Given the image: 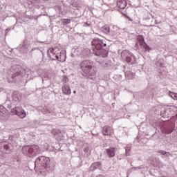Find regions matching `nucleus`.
Instances as JSON below:
<instances>
[{
    "instance_id": "nucleus-12",
    "label": "nucleus",
    "mask_w": 177,
    "mask_h": 177,
    "mask_svg": "<svg viewBox=\"0 0 177 177\" xmlns=\"http://www.w3.org/2000/svg\"><path fill=\"white\" fill-rule=\"evenodd\" d=\"M101 165H102V163H100V162H96L91 165V169L93 171H95V169H97V168H100Z\"/></svg>"
},
{
    "instance_id": "nucleus-4",
    "label": "nucleus",
    "mask_w": 177,
    "mask_h": 177,
    "mask_svg": "<svg viewBox=\"0 0 177 177\" xmlns=\"http://www.w3.org/2000/svg\"><path fill=\"white\" fill-rule=\"evenodd\" d=\"M120 56L127 63H131V64H135L136 63V57L128 50L122 51Z\"/></svg>"
},
{
    "instance_id": "nucleus-24",
    "label": "nucleus",
    "mask_w": 177,
    "mask_h": 177,
    "mask_svg": "<svg viewBox=\"0 0 177 177\" xmlns=\"http://www.w3.org/2000/svg\"><path fill=\"white\" fill-rule=\"evenodd\" d=\"M84 151H86V149H84Z\"/></svg>"
},
{
    "instance_id": "nucleus-20",
    "label": "nucleus",
    "mask_w": 177,
    "mask_h": 177,
    "mask_svg": "<svg viewBox=\"0 0 177 177\" xmlns=\"http://www.w3.org/2000/svg\"><path fill=\"white\" fill-rule=\"evenodd\" d=\"M158 153H160V154H162V156H165V154L167 153V151H163V150H160V151H158Z\"/></svg>"
},
{
    "instance_id": "nucleus-21",
    "label": "nucleus",
    "mask_w": 177,
    "mask_h": 177,
    "mask_svg": "<svg viewBox=\"0 0 177 177\" xmlns=\"http://www.w3.org/2000/svg\"><path fill=\"white\" fill-rule=\"evenodd\" d=\"M167 157H169V156H171V153H169V152H167Z\"/></svg>"
},
{
    "instance_id": "nucleus-11",
    "label": "nucleus",
    "mask_w": 177,
    "mask_h": 177,
    "mask_svg": "<svg viewBox=\"0 0 177 177\" xmlns=\"http://www.w3.org/2000/svg\"><path fill=\"white\" fill-rule=\"evenodd\" d=\"M62 90L64 95H71V88H70L68 85H64L62 88Z\"/></svg>"
},
{
    "instance_id": "nucleus-7",
    "label": "nucleus",
    "mask_w": 177,
    "mask_h": 177,
    "mask_svg": "<svg viewBox=\"0 0 177 177\" xmlns=\"http://www.w3.org/2000/svg\"><path fill=\"white\" fill-rule=\"evenodd\" d=\"M12 149H13V146L10 143L6 144H0V150L3 153H6V154L10 153L12 151Z\"/></svg>"
},
{
    "instance_id": "nucleus-5",
    "label": "nucleus",
    "mask_w": 177,
    "mask_h": 177,
    "mask_svg": "<svg viewBox=\"0 0 177 177\" xmlns=\"http://www.w3.org/2000/svg\"><path fill=\"white\" fill-rule=\"evenodd\" d=\"M49 162H50V159L45 156H39L35 160V167H41L42 168L46 169L49 167Z\"/></svg>"
},
{
    "instance_id": "nucleus-10",
    "label": "nucleus",
    "mask_w": 177,
    "mask_h": 177,
    "mask_svg": "<svg viewBox=\"0 0 177 177\" xmlns=\"http://www.w3.org/2000/svg\"><path fill=\"white\" fill-rule=\"evenodd\" d=\"M127 0H118L117 6L119 9H124L127 8Z\"/></svg>"
},
{
    "instance_id": "nucleus-9",
    "label": "nucleus",
    "mask_w": 177,
    "mask_h": 177,
    "mask_svg": "<svg viewBox=\"0 0 177 177\" xmlns=\"http://www.w3.org/2000/svg\"><path fill=\"white\" fill-rule=\"evenodd\" d=\"M106 154L109 158H111L115 156V147H110L106 149Z\"/></svg>"
},
{
    "instance_id": "nucleus-3",
    "label": "nucleus",
    "mask_w": 177,
    "mask_h": 177,
    "mask_svg": "<svg viewBox=\"0 0 177 177\" xmlns=\"http://www.w3.org/2000/svg\"><path fill=\"white\" fill-rule=\"evenodd\" d=\"M23 151L28 157H34L41 153V148L38 145L24 147Z\"/></svg>"
},
{
    "instance_id": "nucleus-15",
    "label": "nucleus",
    "mask_w": 177,
    "mask_h": 177,
    "mask_svg": "<svg viewBox=\"0 0 177 177\" xmlns=\"http://www.w3.org/2000/svg\"><path fill=\"white\" fill-rule=\"evenodd\" d=\"M137 41L140 42V46L145 44V38L142 36H138Z\"/></svg>"
},
{
    "instance_id": "nucleus-14",
    "label": "nucleus",
    "mask_w": 177,
    "mask_h": 177,
    "mask_svg": "<svg viewBox=\"0 0 177 177\" xmlns=\"http://www.w3.org/2000/svg\"><path fill=\"white\" fill-rule=\"evenodd\" d=\"M102 30L104 34H109L110 32V26L105 25L102 28Z\"/></svg>"
},
{
    "instance_id": "nucleus-18",
    "label": "nucleus",
    "mask_w": 177,
    "mask_h": 177,
    "mask_svg": "<svg viewBox=\"0 0 177 177\" xmlns=\"http://www.w3.org/2000/svg\"><path fill=\"white\" fill-rule=\"evenodd\" d=\"M126 154H127V156H130V154H131V147H126Z\"/></svg>"
},
{
    "instance_id": "nucleus-26",
    "label": "nucleus",
    "mask_w": 177,
    "mask_h": 177,
    "mask_svg": "<svg viewBox=\"0 0 177 177\" xmlns=\"http://www.w3.org/2000/svg\"><path fill=\"white\" fill-rule=\"evenodd\" d=\"M44 1H48V0H44Z\"/></svg>"
},
{
    "instance_id": "nucleus-19",
    "label": "nucleus",
    "mask_w": 177,
    "mask_h": 177,
    "mask_svg": "<svg viewBox=\"0 0 177 177\" xmlns=\"http://www.w3.org/2000/svg\"><path fill=\"white\" fill-rule=\"evenodd\" d=\"M141 46H142V48H144L145 49V50H149V46H147V44H146V43H144L142 45H141Z\"/></svg>"
},
{
    "instance_id": "nucleus-13",
    "label": "nucleus",
    "mask_w": 177,
    "mask_h": 177,
    "mask_svg": "<svg viewBox=\"0 0 177 177\" xmlns=\"http://www.w3.org/2000/svg\"><path fill=\"white\" fill-rule=\"evenodd\" d=\"M55 57H56L57 60H58L59 62H61L62 63H63V62H64V60H66V57L64 56V54H61L59 56L56 55Z\"/></svg>"
},
{
    "instance_id": "nucleus-2",
    "label": "nucleus",
    "mask_w": 177,
    "mask_h": 177,
    "mask_svg": "<svg viewBox=\"0 0 177 177\" xmlns=\"http://www.w3.org/2000/svg\"><path fill=\"white\" fill-rule=\"evenodd\" d=\"M80 67L84 75L92 77L96 75V71L92 67V64L89 61H83L80 64Z\"/></svg>"
},
{
    "instance_id": "nucleus-22",
    "label": "nucleus",
    "mask_w": 177,
    "mask_h": 177,
    "mask_svg": "<svg viewBox=\"0 0 177 177\" xmlns=\"http://www.w3.org/2000/svg\"><path fill=\"white\" fill-rule=\"evenodd\" d=\"M96 177H104V176L100 174V175H97Z\"/></svg>"
},
{
    "instance_id": "nucleus-23",
    "label": "nucleus",
    "mask_w": 177,
    "mask_h": 177,
    "mask_svg": "<svg viewBox=\"0 0 177 177\" xmlns=\"http://www.w3.org/2000/svg\"><path fill=\"white\" fill-rule=\"evenodd\" d=\"M73 93H77V91H73Z\"/></svg>"
},
{
    "instance_id": "nucleus-25",
    "label": "nucleus",
    "mask_w": 177,
    "mask_h": 177,
    "mask_svg": "<svg viewBox=\"0 0 177 177\" xmlns=\"http://www.w3.org/2000/svg\"><path fill=\"white\" fill-rule=\"evenodd\" d=\"M161 177H165V176H162Z\"/></svg>"
},
{
    "instance_id": "nucleus-16",
    "label": "nucleus",
    "mask_w": 177,
    "mask_h": 177,
    "mask_svg": "<svg viewBox=\"0 0 177 177\" xmlns=\"http://www.w3.org/2000/svg\"><path fill=\"white\" fill-rule=\"evenodd\" d=\"M169 95L171 99H174V100H177V93L169 91Z\"/></svg>"
},
{
    "instance_id": "nucleus-6",
    "label": "nucleus",
    "mask_w": 177,
    "mask_h": 177,
    "mask_svg": "<svg viewBox=\"0 0 177 177\" xmlns=\"http://www.w3.org/2000/svg\"><path fill=\"white\" fill-rule=\"evenodd\" d=\"M11 113L12 114H15V115H17L19 117V118H26V116L27 114H26V111L23 109L21 107H15L12 109H11Z\"/></svg>"
},
{
    "instance_id": "nucleus-1",
    "label": "nucleus",
    "mask_w": 177,
    "mask_h": 177,
    "mask_svg": "<svg viewBox=\"0 0 177 177\" xmlns=\"http://www.w3.org/2000/svg\"><path fill=\"white\" fill-rule=\"evenodd\" d=\"M103 46H107V44L102 40H96L93 43V52L95 56L107 57V51L103 49Z\"/></svg>"
},
{
    "instance_id": "nucleus-8",
    "label": "nucleus",
    "mask_w": 177,
    "mask_h": 177,
    "mask_svg": "<svg viewBox=\"0 0 177 177\" xmlns=\"http://www.w3.org/2000/svg\"><path fill=\"white\" fill-rule=\"evenodd\" d=\"M102 132L104 136H112V135H114V129L110 126H104Z\"/></svg>"
},
{
    "instance_id": "nucleus-17",
    "label": "nucleus",
    "mask_w": 177,
    "mask_h": 177,
    "mask_svg": "<svg viewBox=\"0 0 177 177\" xmlns=\"http://www.w3.org/2000/svg\"><path fill=\"white\" fill-rule=\"evenodd\" d=\"M61 21H62V24H64V26H67V24H70V23H71V19H61Z\"/></svg>"
}]
</instances>
